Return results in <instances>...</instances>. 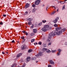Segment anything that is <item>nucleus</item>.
<instances>
[{
    "label": "nucleus",
    "instance_id": "1",
    "mask_svg": "<svg viewBox=\"0 0 67 67\" xmlns=\"http://www.w3.org/2000/svg\"><path fill=\"white\" fill-rule=\"evenodd\" d=\"M62 28L61 27H58L56 28V30L55 31L54 33L53 32H51V34H49V36L48 37V38L47 40V41L48 42H49L50 41H51V38L52 37V36H54L56 35H60L62 33V31H59L58 32H57V31H59V30H60V29H61Z\"/></svg>",
    "mask_w": 67,
    "mask_h": 67
},
{
    "label": "nucleus",
    "instance_id": "2",
    "mask_svg": "<svg viewBox=\"0 0 67 67\" xmlns=\"http://www.w3.org/2000/svg\"><path fill=\"white\" fill-rule=\"evenodd\" d=\"M51 28L48 25H46L44 26V27L42 28V30L43 32H46L47 30H50L51 29Z\"/></svg>",
    "mask_w": 67,
    "mask_h": 67
},
{
    "label": "nucleus",
    "instance_id": "3",
    "mask_svg": "<svg viewBox=\"0 0 67 67\" xmlns=\"http://www.w3.org/2000/svg\"><path fill=\"white\" fill-rule=\"evenodd\" d=\"M58 20H59V17H58L57 18H56L55 19V20H53V22L54 23H56L58 21Z\"/></svg>",
    "mask_w": 67,
    "mask_h": 67
},
{
    "label": "nucleus",
    "instance_id": "4",
    "mask_svg": "<svg viewBox=\"0 0 67 67\" xmlns=\"http://www.w3.org/2000/svg\"><path fill=\"white\" fill-rule=\"evenodd\" d=\"M40 2V0H37L36 1L35 3V4L36 5H38L39 4V3Z\"/></svg>",
    "mask_w": 67,
    "mask_h": 67
},
{
    "label": "nucleus",
    "instance_id": "5",
    "mask_svg": "<svg viewBox=\"0 0 67 67\" xmlns=\"http://www.w3.org/2000/svg\"><path fill=\"white\" fill-rule=\"evenodd\" d=\"M29 6H30V4L27 3L26 4L25 8L26 9H27V8L29 7Z\"/></svg>",
    "mask_w": 67,
    "mask_h": 67
},
{
    "label": "nucleus",
    "instance_id": "6",
    "mask_svg": "<svg viewBox=\"0 0 67 67\" xmlns=\"http://www.w3.org/2000/svg\"><path fill=\"white\" fill-rule=\"evenodd\" d=\"M41 55H42V53L40 52L37 55H36V57H38V56H41Z\"/></svg>",
    "mask_w": 67,
    "mask_h": 67
},
{
    "label": "nucleus",
    "instance_id": "7",
    "mask_svg": "<svg viewBox=\"0 0 67 67\" xmlns=\"http://www.w3.org/2000/svg\"><path fill=\"white\" fill-rule=\"evenodd\" d=\"M26 60L27 62H29V61H30L31 60V57H27L26 59Z\"/></svg>",
    "mask_w": 67,
    "mask_h": 67
},
{
    "label": "nucleus",
    "instance_id": "8",
    "mask_svg": "<svg viewBox=\"0 0 67 67\" xmlns=\"http://www.w3.org/2000/svg\"><path fill=\"white\" fill-rule=\"evenodd\" d=\"M26 46H25L23 45L21 47L22 49H24L26 48Z\"/></svg>",
    "mask_w": 67,
    "mask_h": 67
},
{
    "label": "nucleus",
    "instance_id": "9",
    "mask_svg": "<svg viewBox=\"0 0 67 67\" xmlns=\"http://www.w3.org/2000/svg\"><path fill=\"white\" fill-rule=\"evenodd\" d=\"M67 0H65L64 1H60V3L61 4H64V3H65V1H66Z\"/></svg>",
    "mask_w": 67,
    "mask_h": 67
},
{
    "label": "nucleus",
    "instance_id": "10",
    "mask_svg": "<svg viewBox=\"0 0 67 67\" xmlns=\"http://www.w3.org/2000/svg\"><path fill=\"white\" fill-rule=\"evenodd\" d=\"M33 32L34 33H36L37 32V29H33Z\"/></svg>",
    "mask_w": 67,
    "mask_h": 67
},
{
    "label": "nucleus",
    "instance_id": "11",
    "mask_svg": "<svg viewBox=\"0 0 67 67\" xmlns=\"http://www.w3.org/2000/svg\"><path fill=\"white\" fill-rule=\"evenodd\" d=\"M22 55V53H19L17 55V56L16 57H17L18 58L19 57V56H21Z\"/></svg>",
    "mask_w": 67,
    "mask_h": 67
},
{
    "label": "nucleus",
    "instance_id": "12",
    "mask_svg": "<svg viewBox=\"0 0 67 67\" xmlns=\"http://www.w3.org/2000/svg\"><path fill=\"white\" fill-rule=\"evenodd\" d=\"M50 63L51 64H54V62L52 60H50Z\"/></svg>",
    "mask_w": 67,
    "mask_h": 67
},
{
    "label": "nucleus",
    "instance_id": "13",
    "mask_svg": "<svg viewBox=\"0 0 67 67\" xmlns=\"http://www.w3.org/2000/svg\"><path fill=\"white\" fill-rule=\"evenodd\" d=\"M28 24L29 25H32V22H31V21H29L28 23Z\"/></svg>",
    "mask_w": 67,
    "mask_h": 67
},
{
    "label": "nucleus",
    "instance_id": "14",
    "mask_svg": "<svg viewBox=\"0 0 67 67\" xmlns=\"http://www.w3.org/2000/svg\"><path fill=\"white\" fill-rule=\"evenodd\" d=\"M16 66V65L15 64H13L12 65L11 67H15Z\"/></svg>",
    "mask_w": 67,
    "mask_h": 67
},
{
    "label": "nucleus",
    "instance_id": "15",
    "mask_svg": "<svg viewBox=\"0 0 67 67\" xmlns=\"http://www.w3.org/2000/svg\"><path fill=\"white\" fill-rule=\"evenodd\" d=\"M46 52L47 53H50L51 52V51L47 49L46 50Z\"/></svg>",
    "mask_w": 67,
    "mask_h": 67
},
{
    "label": "nucleus",
    "instance_id": "16",
    "mask_svg": "<svg viewBox=\"0 0 67 67\" xmlns=\"http://www.w3.org/2000/svg\"><path fill=\"white\" fill-rule=\"evenodd\" d=\"M36 11V9L34 8L32 10V12H35V11Z\"/></svg>",
    "mask_w": 67,
    "mask_h": 67
},
{
    "label": "nucleus",
    "instance_id": "17",
    "mask_svg": "<svg viewBox=\"0 0 67 67\" xmlns=\"http://www.w3.org/2000/svg\"><path fill=\"white\" fill-rule=\"evenodd\" d=\"M31 52H32V50L31 49H29L28 51V53H31Z\"/></svg>",
    "mask_w": 67,
    "mask_h": 67
},
{
    "label": "nucleus",
    "instance_id": "18",
    "mask_svg": "<svg viewBox=\"0 0 67 67\" xmlns=\"http://www.w3.org/2000/svg\"><path fill=\"white\" fill-rule=\"evenodd\" d=\"M28 21H32V19L31 18H29L28 19Z\"/></svg>",
    "mask_w": 67,
    "mask_h": 67
},
{
    "label": "nucleus",
    "instance_id": "19",
    "mask_svg": "<svg viewBox=\"0 0 67 67\" xmlns=\"http://www.w3.org/2000/svg\"><path fill=\"white\" fill-rule=\"evenodd\" d=\"M35 41V39H32V40H31V43H32V42H34V41Z\"/></svg>",
    "mask_w": 67,
    "mask_h": 67
},
{
    "label": "nucleus",
    "instance_id": "20",
    "mask_svg": "<svg viewBox=\"0 0 67 67\" xmlns=\"http://www.w3.org/2000/svg\"><path fill=\"white\" fill-rule=\"evenodd\" d=\"M46 21L45 20H42V22L43 23H46Z\"/></svg>",
    "mask_w": 67,
    "mask_h": 67
},
{
    "label": "nucleus",
    "instance_id": "21",
    "mask_svg": "<svg viewBox=\"0 0 67 67\" xmlns=\"http://www.w3.org/2000/svg\"><path fill=\"white\" fill-rule=\"evenodd\" d=\"M47 49H46L45 48H43V51H47Z\"/></svg>",
    "mask_w": 67,
    "mask_h": 67
},
{
    "label": "nucleus",
    "instance_id": "22",
    "mask_svg": "<svg viewBox=\"0 0 67 67\" xmlns=\"http://www.w3.org/2000/svg\"><path fill=\"white\" fill-rule=\"evenodd\" d=\"M52 53H54L55 52H57V51L56 50H53L52 51Z\"/></svg>",
    "mask_w": 67,
    "mask_h": 67
},
{
    "label": "nucleus",
    "instance_id": "23",
    "mask_svg": "<svg viewBox=\"0 0 67 67\" xmlns=\"http://www.w3.org/2000/svg\"><path fill=\"white\" fill-rule=\"evenodd\" d=\"M36 59V57H34L32 59V60H35Z\"/></svg>",
    "mask_w": 67,
    "mask_h": 67
},
{
    "label": "nucleus",
    "instance_id": "24",
    "mask_svg": "<svg viewBox=\"0 0 67 67\" xmlns=\"http://www.w3.org/2000/svg\"><path fill=\"white\" fill-rule=\"evenodd\" d=\"M55 12L56 11H53V12L52 13L51 15H53V14H54V13H55Z\"/></svg>",
    "mask_w": 67,
    "mask_h": 67
},
{
    "label": "nucleus",
    "instance_id": "25",
    "mask_svg": "<svg viewBox=\"0 0 67 67\" xmlns=\"http://www.w3.org/2000/svg\"><path fill=\"white\" fill-rule=\"evenodd\" d=\"M62 31L63 32H64V31H66V29H63L62 30Z\"/></svg>",
    "mask_w": 67,
    "mask_h": 67
},
{
    "label": "nucleus",
    "instance_id": "26",
    "mask_svg": "<svg viewBox=\"0 0 67 67\" xmlns=\"http://www.w3.org/2000/svg\"><path fill=\"white\" fill-rule=\"evenodd\" d=\"M25 63H24L23 65L21 66L22 67H25Z\"/></svg>",
    "mask_w": 67,
    "mask_h": 67
},
{
    "label": "nucleus",
    "instance_id": "27",
    "mask_svg": "<svg viewBox=\"0 0 67 67\" xmlns=\"http://www.w3.org/2000/svg\"><path fill=\"white\" fill-rule=\"evenodd\" d=\"M65 5H64L62 8V10H64V9H65Z\"/></svg>",
    "mask_w": 67,
    "mask_h": 67
},
{
    "label": "nucleus",
    "instance_id": "28",
    "mask_svg": "<svg viewBox=\"0 0 67 67\" xmlns=\"http://www.w3.org/2000/svg\"><path fill=\"white\" fill-rule=\"evenodd\" d=\"M38 44H39V45H42V42H39L38 43Z\"/></svg>",
    "mask_w": 67,
    "mask_h": 67
},
{
    "label": "nucleus",
    "instance_id": "29",
    "mask_svg": "<svg viewBox=\"0 0 67 67\" xmlns=\"http://www.w3.org/2000/svg\"><path fill=\"white\" fill-rule=\"evenodd\" d=\"M35 35V34H34L32 33L31 34V36H33V35Z\"/></svg>",
    "mask_w": 67,
    "mask_h": 67
},
{
    "label": "nucleus",
    "instance_id": "30",
    "mask_svg": "<svg viewBox=\"0 0 67 67\" xmlns=\"http://www.w3.org/2000/svg\"><path fill=\"white\" fill-rule=\"evenodd\" d=\"M58 51L59 52V53H60V52L61 51V50H60V49H58Z\"/></svg>",
    "mask_w": 67,
    "mask_h": 67
},
{
    "label": "nucleus",
    "instance_id": "31",
    "mask_svg": "<svg viewBox=\"0 0 67 67\" xmlns=\"http://www.w3.org/2000/svg\"><path fill=\"white\" fill-rule=\"evenodd\" d=\"M35 5L34 4H33L32 5V7H33L34 8H35Z\"/></svg>",
    "mask_w": 67,
    "mask_h": 67
},
{
    "label": "nucleus",
    "instance_id": "32",
    "mask_svg": "<svg viewBox=\"0 0 67 67\" xmlns=\"http://www.w3.org/2000/svg\"><path fill=\"white\" fill-rule=\"evenodd\" d=\"M3 24V22H0V25H2Z\"/></svg>",
    "mask_w": 67,
    "mask_h": 67
},
{
    "label": "nucleus",
    "instance_id": "33",
    "mask_svg": "<svg viewBox=\"0 0 67 67\" xmlns=\"http://www.w3.org/2000/svg\"><path fill=\"white\" fill-rule=\"evenodd\" d=\"M28 13V12H26L25 13V15H26V14H27Z\"/></svg>",
    "mask_w": 67,
    "mask_h": 67
},
{
    "label": "nucleus",
    "instance_id": "34",
    "mask_svg": "<svg viewBox=\"0 0 67 67\" xmlns=\"http://www.w3.org/2000/svg\"><path fill=\"white\" fill-rule=\"evenodd\" d=\"M54 26L55 27H57V25L55 24L54 25Z\"/></svg>",
    "mask_w": 67,
    "mask_h": 67
},
{
    "label": "nucleus",
    "instance_id": "35",
    "mask_svg": "<svg viewBox=\"0 0 67 67\" xmlns=\"http://www.w3.org/2000/svg\"><path fill=\"white\" fill-rule=\"evenodd\" d=\"M42 23H39V24H38V25H39V26H41V25H42Z\"/></svg>",
    "mask_w": 67,
    "mask_h": 67
},
{
    "label": "nucleus",
    "instance_id": "36",
    "mask_svg": "<svg viewBox=\"0 0 67 67\" xmlns=\"http://www.w3.org/2000/svg\"><path fill=\"white\" fill-rule=\"evenodd\" d=\"M25 34H26V35H27H27H28V33H27V32H26L25 33Z\"/></svg>",
    "mask_w": 67,
    "mask_h": 67
},
{
    "label": "nucleus",
    "instance_id": "37",
    "mask_svg": "<svg viewBox=\"0 0 67 67\" xmlns=\"http://www.w3.org/2000/svg\"><path fill=\"white\" fill-rule=\"evenodd\" d=\"M32 26H31V28H33V27H34V25L32 24Z\"/></svg>",
    "mask_w": 67,
    "mask_h": 67
},
{
    "label": "nucleus",
    "instance_id": "38",
    "mask_svg": "<svg viewBox=\"0 0 67 67\" xmlns=\"http://www.w3.org/2000/svg\"><path fill=\"white\" fill-rule=\"evenodd\" d=\"M60 54V53L59 52L58 53H57V56H59V54Z\"/></svg>",
    "mask_w": 67,
    "mask_h": 67
},
{
    "label": "nucleus",
    "instance_id": "39",
    "mask_svg": "<svg viewBox=\"0 0 67 67\" xmlns=\"http://www.w3.org/2000/svg\"><path fill=\"white\" fill-rule=\"evenodd\" d=\"M48 67H52V66L51 65H49L48 66Z\"/></svg>",
    "mask_w": 67,
    "mask_h": 67
},
{
    "label": "nucleus",
    "instance_id": "40",
    "mask_svg": "<svg viewBox=\"0 0 67 67\" xmlns=\"http://www.w3.org/2000/svg\"><path fill=\"white\" fill-rule=\"evenodd\" d=\"M52 7L53 8V9H56L55 7L54 6H53Z\"/></svg>",
    "mask_w": 67,
    "mask_h": 67
},
{
    "label": "nucleus",
    "instance_id": "41",
    "mask_svg": "<svg viewBox=\"0 0 67 67\" xmlns=\"http://www.w3.org/2000/svg\"><path fill=\"white\" fill-rule=\"evenodd\" d=\"M21 38H22V39H23H23H24V37H21Z\"/></svg>",
    "mask_w": 67,
    "mask_h": 67
},
{
    "label": "nucleus",
    "instance_id": "42",
    "mask_svg": "<svg viewBox=\"0 0 67 67\" xmlns=\"http://www.w3.org/2000/svg\"><path fill=\"white\" fill-rule=\"evenodd\" d=\"M43 46L44 47H46V44H44L43 45Z\"/></svg>",
    "mask_w": 67,
    "mask_h": 67
},
{
    "label": "nucleus",
    "instance_id": "43",
    "mask_svg": "<svg viewBox=\"0 0 67 67\" xmlns=\"http://www.w3.org/2000/svg\"><path fill=\"white\" fill-rule=\"evenodd\" d=\"M22 32H23V33H25V32H25V31H22Z\"/></svg>",
    "mask_w": 67,
    "mask_h": 67
},
{
    "label": "nucleus",
    "instance_id": "44",
    "mask_svg": "<svg viewBox=\"0 0 67 67\" xmlns=\"http://www.w3.org/2000/svg\"><path fill=\"white\" fill-rule=\"evenodd\" d=\"M3 16H4V17H5V16H6V15L5 14L3 15Z\"/></svg>",
    "mask_w": 67,
    "mask_h": 67
},
{
    "label": "nucleus",
    "instance_id": "45",
    "mask_svg": "<svg viewBox=\"0 0 67 67\" xmlns=\"http://www.w3.org/2000/svg\"><path fill=\"white\" fill-rule=\"evenodd\" d=\"M51 45V43H49L48 44V45Z\"/></svg>",
    "mask_w": 67,
    "mask_h": 67
},
{
    "label": "nucleus",
    "instance_id": "46",
    "mask_svg": "<svg viewBox=\"0 0 67 67\" xmlns=\"http://www.w3.org/2000/svg\"><path fill=\"white\" fill-rule=\"evenodd\" d=\"M12 43H14V40H13V41H12Z\"/></svg>",
    "mask_w": 67,
    "mask_h": 67
},
{
    "label": "nucleus",
    "instance_id": "47",
    "mask_svg": "<svg viewBox=\"0 0 67 67\" xmlns=\"http://www.w3.org/2000/svg\"><path fill=\"white\" fill-rule=\"evenodd\" d=\"M2 54H4L5 53H4V52H2Z\"/></svg>",
    "mask_w": 67,
    "mask_h": 67
},
{
    "label": "nucleus",
    "instance_id": "48",
    "mask_svg": "<svg viewBox=\"0 0 67 67\" xmlns=\"http://www.w3.org/2000/svg\"><path fill=\"white\" fill-rule=\"evenodd\" d=\"M47 8H48V7H46V10H47Z\"/></svg>",
    "mask_w": 67,
    "mask_h": 67
},
{
    "label": "nucleus",
    "instance_id": "49",
    "mask_svg": "<svg viewBox=\"0 0 67 67\" xmlns=\"http://www.w3.org/2000/svg\"><path fill=\"white\" fill-rule=\"evenodd\" d=\"M57 11H58V9L57 10Z\"/></svg>",
    "mask_w": 67,
    "mask_h": 67
},
{
    "label": "nucleus",
    "instance_id": "50",
    "mask_svg": "<svg viewBox=\"0 0 67 67\" xmlns=\"http://www.w3.org/2000/svg\"><path fill=\"white\" fill-rule=\"evenodd\" d=\"M25 24H27V23H25Z\"/></svg>",
    "mask_w": 67,
    "mask_h": 67
},
{
    "label": "nucleus",
    "instance_id": "51",
    "mask_svg": "<svg viewBox=\"0 0 67 67\" xmlns=\"http://www.w3.org/2000/svg\"><path fill=\"white\" fill-rule=\"evenodd\" d=\"M44 5L43 4L42 5V7H44Z\"/></svg>",
    "mask_w": 67,
    "mask_h": 67
},
{
    "label": "nucleus",
    "instance_id": "52",
    "mask_svg": "<svg viewBox=\"0 0 67 67\" xmlns=\"http://www.w3.org/2000/svg\"><path fill=\"white\" fill-rule=\"evenodd\" d=\"M36 45H37V43H36Z\"/></svg>",
    "mask_w": 67,
    "mask_h": 67
},
{
    "label": "nucleus",
    "instance_id": "53",
    "mask_svg": "<svg viewBox=\"0 0 67 67\" xmlns=\"http://www.w3.org/2000/svg\"><path fill=\"white\" fill-rule=\"evenodd\" d=\"M6 53L7 54H8V52H6Z\"/></svg>",
    "mask_w": 67,
    "mask_h": 67
},
{
    "label": "nucleus",
    "instance_id": "54",
    "mask_svg": "<svg viewBox=\"0 0 67 67\" xmlns=\"http://www.w3.org/2000/svg\"><path fill=\"white\" fill-rule=\"evenodd\" d=\"M34 45H35V43H34Z\"/></svg>",
    "mask_w": 67,
    "mask_h": 67
},
{
    "label": "nucleus",
    "instance_id": "55",
    "mask_svg": "<svg viewBox=\"0 0 67 67\" xmlns=\"http://www.w3.org/2000/svg\"><path fill=\"white\" fill-rule=\"evenodd\" d=\"M37 62H38V61H37V62H36V63H37Z\"/></svg>",
    "mask_w": 67,
    "mask_h": 67
},
{
    "label": "nucleus",
    "instance_id": "56",
    "mask_svg": "<svg viewBox=\"0 0 67 67\" xmlns=\"http://www.w3.org/2000/svg\"><path fill=\"white\" fill-rule=\"evenodd\" d=\"M26 28L27 27H26Z\"/></svg>",
    "mask_w": 67,
    "mask_h": 67
},
{
    "label": "nucleus",
    "instance_id": "57",
    "mask_svg": "<svg viewBox=\"0 0 67 67\" xmlns=\"http://www.w3.org/2000/svg\"><path fill=\"white\" fill-rule=\"evenodd\" d=\"M66 43H65V44H66Z\"/></svg>",
    "mask_w": 67,
    "mask_h": 67
},
{
    "label": "nucleus",
    "instance_id": "58",
    "mask_svg": "<svg viewBox=\"0 0 67 67\" xmlns=\"http://www.w3.org/2000/svg\"><path fill=\"white\" fill-rule=\"evenodd\" d=\"M24 41H25V40H24Z\"/></svg>",
    "mask_w": 67,
    "mask_h": 67
}]
</instances>
